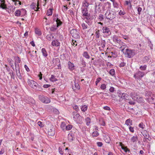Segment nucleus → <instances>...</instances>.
<instances>
[{
	"label": "nucleus",
	"instance_id": "1",
	"mask_svg": "<svg viewBox=\"0 0 155 155\" xmlns=\"http://www.w3.org/2000/svg\"><path fill=\"white\" fill-rule=\"evenodd\" d=\"M27 82L29 85L34 89L38 91L42 89L40 86L34 80L28 79Z\"/></svg>",
	"mask_w": 155,
	"mask_h": 155
},
{
	"label": "nucleus",
	"instance_id": "2",
	"mask_svg": "<svg viewBox=\"0 0 155 155\" xmlns=\"http://www.w3.org/2000/svg\"><path fill=\"white\" fill-rule=\"evenodd\" d=\"M115 13L112 10H108L105 14L106 18L110 20H112L115 17Z\"/></svg>",
	"mask_w": 155,
	"mask_h": 155
},
{
	"label": "nucleus",
	"instance_id": "3",
	"mask_svg": "<svg viewBox=\"0 0 155 155\" xmlns=\"http://www.w3.org/2000/svg\"><path fill=\"white\" fill-rule=\"evenodd\" d=\"M124 54L126 57L130 58L133 57L135 54V50L126 48Z\"/></svg>",
	"mask_w": 155,
	"mask_h": 155
},
{
	"label": "nucleus",
	"instance_id": "4",
	"mask_svg": "<svg viewBox=\"0 0 155 155\" xmlns=\"http://www.w3.org/2000/svg\"><path fill=\"white\" fill-rule=\"evenodd\" d=\"M81 12L82 13V16L85 17L87 20H89L91 19L90 14L88 12V10L87 8H85L84 7L81 8Z\"/></svg>",
	"mask_w": 155,
	"mask_h": 155
},
{
	"label": "nucleus",
	"instance_id": "5",
	"mask_svg": "<svg viewBox=\"0 0 155 155\" xmlns=\"http://www.w3.org/2000/svg\"><path fill=\"white\" fill-rule=\"evenodd\" d=\"M48 134L49 135L53 136L55 134V129L53 125L49 124L48 127Z\"/></svg>",
	"mask_w": 155,
	"mask_h": 155
},
{
	"label": "nucleus",
	"instance_id": "6",
	"mask_svg": "<svg viewBox=\"0 0 155 155\" xmlns=\"http://www.w3.org/2000/svg\"><path fill=\"white\" fill-rule=\"evenodd\" d=\"M73 117L74 120L77 123H81V121L80 120V116L76 112H73Z\"/></svg>",
	"mask_w": 155,
	"mask_h": 155
},
{
	"label": "nucleus",
	"instance_id": "7",
	"mask_svg": "<svg viewBox=\"0 0 155 155\" xmlns=\"http://www.w3.org/2000/svg\"><path fill=\"white\" fill-rule=\"evenodd\" d=\"M72 36L75 38H78L80 37L79 32L78 29H72L70 31Z\"/></svg>",
	"mask_w": 155,
	"mask_h": 155
},
{
	"label": "nucleus",
	"instance_id": "8",
	"mask_svg": "<svg viewBox=\"0 0 155 155\" xmlns=\"http://www.w3.org/2000/svg\"><path fill=\"white\" fill-rule=\"evenodd\" d=\"M144 75V73L140 71L137 72L134 75V77L137 79H140Z\"/></svg>",
	"mask_w": 155,
	"mask_h": 155
},
{
	"label": "nucleus",
	"instance_id": "9",
	"mask_svg": "<svg viewBox=\"0 0 155 155\" xmlns=\"http://www.w3.org/2000/svg\"><path fill=\"white\" fill-rule=\"evenodd\" d=\"M119 44L120 46V47L119 48L120 49V50H121L122 52L124 53V50L127 47V45L125 43H123L122 41L120 42Z\"/></svg>",
	"mask_w": 155,
	"mask_h": 155
},
{
	"label": "nucleus",
	"instance_id": "10",
	"mask_svg": "<svg viewBox=\"0 0 155 155\" xmlns=\"http://www.w3.org/2000/svg\"><path fill=\"white\" fill-rule=\"evenodd\" d=\"M39 100L43 103L46 104L49 103L51 101L49 97H39Z\"/></svg>",
	"mask_w": 155,
	"mask_h": 155
},
{
	"label": "nucleus",
	"instance_id": "11",
	"mask_svg": "<svg viewBox=\"0 0 155 155\" xmlns=\"http://www.w3.org/2000/svg\"><path fill=\"white\" fill-rule=\"evenodd\" d=\"M74 84H72V89L74 90H78L80 88V86L78 83L74 82Z\"/></svg>",
	"mask_w": 155,
	"mask_h": 155
},
{
	"label": "nucleus",
	"instance_id": "12",
	"mask_svg": "<svg viewBox=\"0 0 155 155\" xmlns=\"http://www.w3.org/2000/svg\"><path fill=\"white\" fill-rule=\"evenodd\" d=\"M68 68L71 71H72L74 69V64L69 61L68 63Z\"/></svg>",
	"mask_w": 155,
	"mask_h": 155
},
{
	"label": "nucleus",
	"instance_id": "13",
	"mask_svg": "<svg viewBox=\"0 0 155 155\" xmlns=\"http://www.w3.org/2000/svg\"><path fill=\"white\" fill-rule=\"evenodd\" d=\"M89 5L90 4L88 2V1L86 0H85L83 2L82 6L81 8L84 7L85 8H87L88 9Z\"/></svg>",
	"mask_w": 155,
	"mask_h": 155
},
{
	"label": "nucleus",
	"instance_id": "14",
	"mask_svg": "<svg viewBox=\"0 0 155 155\" xmlns=\"http://www.w3.org/2000/svg\"><path fill=\"white\" fill-rule=\"evenodd\" d=\"M134 101L136 99V101L138 103H143L144 101L143 99V97H131Z\"/></svg>",
	"mask_w": 155,
	"mask_h": 155
},
{
	"label": "nucleus",
	"instance_id": "15",
	"mask_svg": "<svg viewBox=\"0 0 155 155\" xmlns=\"http://www.w3.org/2000/svg\"><path fill=\"white\" fill-rule=\"evenodd\" d=\"M103 32L104 33H107L109 35V33L110 32L111 34V32H110V30L108 28L106 27H103L102 28Z\"/></svg>",
	"mask_w": 155,
	"mask_h": 155
},
{
	"label": "nucleus",
	"instance_id": "16",
	"mask_svg": "<svg viewBox=\"0 0 155 155\" xmlns=\"http://www.w3.org/2000/svg\"><path fill=\"white\" fill-rule=\"evenodd\" d=\"M5 0H2L0 5V8L3 9H6L7 8L6 5L5 4Z\"/></svg>",
	"mask_w": 155,
	"mask_h": 155
},
{
	"label": "nucleus",
	"instance_id": "17",
	"mask_svg": "<svg viewBox=\"0 0 155 155\" xmlns=\"http://www.w3.org/2000/svg\"><path fill=\"white\" fill-rule=\"evenodd\" d=\"M112 39L115 42H117L119 44L120 43V42L122 41L120 40V39L118 38L117 37L116 35L114 36L113 37Z\"/></svg>",
	"mask_w": 155,
	"mask_h": 155
},
{
	"label": "nucleus",
	"instance_id": "18",
	"mask_svg": "<svg viewBox=\"0 0 155 155\" xmlns=\"http://www.w3.org/2000/svg\"><path fill=\"white\" fill-rule=\"evenodd\" d=\"M51 45L53 46H58L60 45V43L57 40H54L51 42Z\"/></svg>",
	"mask_w": 155,
	"mask_h": 155
},
{
	"label": "nucleus",
	"instance_id": "19",
	"mask_svg": "<svg viewBox=\"0 0 155 155\" xmlns=\"http://www.w3.org/2000/svg\"><path fill=\"white\" fill-rule=\"evenodd\" d=\"M54 34H51L48 35L46 37V38L49 41H51L54 39Z\"/></svg>",
	"mask_w": 155,
	"mask_h": 155
},
{
	"label": "nucleus",
	"instance_id": "20",
	"mask_svg": "<svg viewBox=\"0 0 155 155\" xmlns=\"http://www.w3.org/2000/svg\"><path fill=\"white\" fill-rule=\"evenodd\" d=\"M103 139L106 143H110V137L108 136L105 135L104 136Z\"/></svg>",
	"mask_w": 155,
	"mask_h": 155
},
{
	"label": "nucleus",
	"instance_id": "21",
	"mask_svg": "<svg viewBox=\"0 0 155 155\" xmlns=\"http://www.w3.org/2000/svg\"><path fill=\"white\" fill-rule=\"evenodd\" d=\"M53 61L54 62H56V63H55L56 64H58V69H60L61 68V66H60V64L59 63L60 62V60L58 58H55V59H54L53 60Z\"/></svg>",
	"mask_w": 155,
	"mask_h": 155
},
{
	"label": "nucleus",
	"instance_id": "22",
	"mask_svg": "<svg viewBox=\"0 0 155 155\" xmlns=\"http://www.w3.org/2000/svg\"><path fill=\"white\" fill-rule=\"evenodd\" d=\"M20 11L21 16L25 15L26 14V11L25 9H21Z\"/></svg>",
	"mask_w": 155,
	"mask_h": 155
},
{
	"label": "nucleus",
	"instance_id": "23",
	"mask_svg": "<svg viewBox=\"0 0 155 155\" xmlns=\"http://www.w3.org/2000/svg\"><path fill=\"white\" fill-rule=\"evenodd\" d=\"M43 55L45 57H46L48 55V53L45 48H42L41 51Z\"/></svg>",
	"mask_w": 155,
	"mask_h": 155
},
{
	"label": "nucleus",
	"instance_id": "24",
	"mask_svg": "<svg viewBox=\"0 0 155 155\" xmlns=\"http://www.w3.org/2000/svg\"><path fill=\"white\" fill-rule=\"evenodd\" d=\"M145 96L148 97H153L154 96L153 94L149 91H146Z\"/></svg>",
	"mask_w": 155,
	"mask_h": 155
},
{
	"label": "nucleus",
	"instance_id": "25",
	"mask_svg": "<svg viewBox=\"0 0 155 155\" xmlns=\"http://www.w3.org/2000/svg\"><path fill=\"white\" fill-rule=\"evenodd\" d=\"M122 145L123 144L122 143H120V145L121 147V148L123 150L126 152H127L128 151H129V150L127 148V147L123 146Z\"/></svg>",
	"mask_w": 155,
	"mask_h": 155
},
{
	"label": "nucleus",
	"instance_id": "26",
	"mask_svg": "<svg viewBox=\"0 0 155 155\" xmlns=\"http://www.w3.org/2000/svg\"><path fill=\"white\" fill-rule=\"evenodd\" d=\"M52 10V8H50L47 10V14L48 15V16H50L52 15L53 13Z\"/></svg>",
	"mask_w": 155,
	"mask_h": 155
},
{
	"label": "nucleus",
	"instance_id": "27",
	"mask_svg": "<svg viewBox=\"0 0 155 155\" xmlns=\"http://www.w3.org/2000/svg\"><path fill=\"white\" fill-rule=\"evenodd\" d=\"M138 140V138L137 136H134L131 139V141L134 143V142H137V141Z\"/></svg>",
	"mask_w": 155,
	"mask_h": 155
},
{
	"label": "nucleus",
	"instance_id": "28",
	"mask_svg": "<svg viewBox=\"0 0 155 155\" xmlns=\"http://www.w3.org/2000/svg\"><path fill=\"white\" fill-rule=\"evenodd\" d=\"M83 55L84 57L87 59H89L90 58V56L86 51L84 52Z\"/></svg>",
	"mask_w": 155,
	"mask_h": 155
},
{
	"label": "nucleus",
	"instance_id": "29",
	"mask_svg": "<svg viewBox=\"0 0 155 155\" xmlns=\"http://www.w3.org/2000/svg\"><path fill=\"white\" fill-rule=\"evenodd\" d=\"M87 106L86 105L82 106L81 107V110L82 111L84 112L87 110Z\"/></svg>",
	"mask_w": 155,
	"mask_h": 155
},
{
	"label": "nucleus",
	"instance_id": "30",
	"mask_svg": "<svg viewBox=\"0 0 155 155\" xmlns=\"http://www.w3.org/2000/svg\"><path fill=\"white\" fill-rule=\"evenodd\" d=\"M9 74L10 75L12 79L13 80L15 79V74L12 71H11L9 73Z\"/></svg>",
	"mask_w": 155,
	"mask_h": 155
},
{
	"label": "nucleus",
	"instance_id": "31",
	"mask_svg": "<svg viewBox=\"0 0 155 155\" xmlns=\"http://www.w3.org/2000/svg\"><path fill=\"white\" fill-rule=\"evenodd\" d=\"M85 121L86 122V125L87 126H89L91 123V119L89 117H87L85 119Z\"/></svg>",
	"mask_w": 155,
	"mask_h": 155
},
{
	"label": "nucleus",
	"instance_id": "32",
	"mask_svg": "<svg viewBox=\"0 0 155 155\" xmlns=\"http://www.w3.org/2000/svg\"><path fill=\"white\" fill-rule=\"evenodd\" d=\"M125 124L128 126H130L132 125V121L129 119L127 120L125 122Z\"/></svg>",
	"mask_w": 155,
	"mask_h": 155
},
{
	"label": "nucleus",
	"instance_id": "33",
	"mask_svg": "<svg viewBox=\"0 0 155 155\" xmlns=\"http://www.w3.org/2000/svg\"><path fill=\"white\" fill-rule=\"evenodd\" d=\"M50 80L51 81L54 82L57 81V79L55 78L54 75H51V77L50 78Z\"/></svg>",
	"mask_w": 155,
	"mask_h": 155
},
{
	"label": "nucleus",
	"instance_id": "34",
	"mask_svg": "<svg viewBox=\"0 0 155 155\" xmlns=\"http://www.w3.org/2000/svg\"><path fill=\"white\" fill-rule=\"evenodd\" d=\"M68 137V140L70 141H72L73 140V137L72 134H69Z\"/></svg>",
	"mask_w": 155,
	"mask_h": 155
},
{
	"label": "nucleus",
	"instance_id": "35",
	"mask_svg": "<svg viewBox=\"0 0 155 155\" xmlns=\"http://www.w3.org/2000/svg\"><path fill=\"white\" fill-rule=\"evenodd\" d=\"M56 24L57 27H58L62 25V22L60 19H58V20L56 21Z\"/></svg>",
	"mask_w": 155,
	"mask_h": 155
},
{
	"label": "nucleus",
	"instance_id": "36",
	"mask_svg": "<svg viewBox=\"0 0 155 155\" xmlns=\"http://www.w3.org/2000/svg\"><path fill=\"white\" fill-rule=\"evenodd\" d=\"M14 14L15 15L17 16H21L20 10H16Z\"/></svg>",
	"mask_w": 155,
	"mask_h": 155
},
{
	"label": "nucleus",
	"instance_id": "37",
	"mask_svg": "<svg viewBox=\"0 0 155 155\" xmlns=\"http://www.w3.org/2000/svg\"><path fill=\"white\" fill-rule=\"evenodd\" d=\"M105 45H106L105 41L104 40H101V47L102 48H104L105 47Z\"/></svg>",
	"mask_w": 155,
	"mask_h": 155
},
{
	"label": "nucleus",
	"instance_id": "38",
	"mask_svg": "<svg viewBox=\"0 0 155 155\" xmlns=\"http://www.w3.org/2000/svg\"><path fill=\"white\" fill-rule=\"evenodd\" d=\"M98 135V133L97 131H95L93 132L92 136L93 137H96Z\"/></svg>",
	"mask_w": 155,
	"mask_h": 155
},
{
	"label": "nucleus",
	"instance_id": "39",
	"mask_svg": "<svg viewBox=\"0 0 155 155\" xmlns=\"http://www.w3.org/2000/svg\"><path fill=\"white\" fill-rule=\"evenodd\" d=\"M35 33L38 35H40L41 34V31L37 29H35Z\"/></svg>",
	"mask_w": 155,
	"mask_h": 155
},
{
	"label": "nucleus",
	"instance_id": "40",
	"mask_svg": "<svg viewBox=\"0 0 155 155\" xmlns=\"http://www.w3.org/2000/svg\"><path fill=\"white\" fill-rule=\"evenodd\" d=\"M16 73V75L18 77V78L20 79L21 80L22 79V77L21 74L20 73V72H17Z\"/></svg>",
	"mask_w": 155,
	"mask_h": 155
},
{
	"label": "nucleus",
	"instance_id": "41",
	"mask_svg": "<svg viewBox=\"0 0 155 155\" xmlns=\"http://www.w3.org/2000/svg\"><path fill=\"white\" fill-rule=\"evenodd\" d=\"M109 74L112 76H113L115 74V71L114 69H112L110 70L109 72Z\"/></svg>",
	"mask_w": 155,
	"mask_h": 155
},
{
	"label": "nucleus",
	"instance_id": "42",
	"mask_svg": "<svg viewBox=\"0 0 155 155\" xmlns=\"http://www.w3.org/2000/svg\"><path fill=\"white\" fill-rule=\"evenodd\" d=\"M145 138L148 139L150 141L151 139V138L150 137L149 135L147 133V134H145V135H143Z\"/></svg>",
	"mask_w": 155,
	"mask_h": 155
},
{
	"label": "nucleus",
	"instance_id": "43",
	"mask_svg": "<svg viewBox=\"0 0 155 155\" xmlns=\"http://www.w3.org/2000/svg\"><path fill=\"white\" fill-rule=\"evenodd\" d=\"M82 27L83 30L87 29V25L84 23H83L81 25Z\"/></svg>",
	"mask_w": 155,
	"mask_h": 155
},
{
	"label": "nucleus",
	"instance_id": "44",
	"mask_svg": "<svg viewBox=\"0 0 155 155\" xmlns=\"http://www.w3.org/2000/svg\"><path fill=\"white\" fill-rule=\"evenodd\" d=\"M146 65H145L143 66H141L140 67V69L141 70L144 71L146 70Z\"/></svg>",
	"mask_w": 155,
	"mask_h": 155
},
{
	"label": "nucleus",
	"instance_id": "45",
	"mask_svg": "<svg viewBox=\"0 0 155 155\" xmlns=\"http://www.w3.org/2000/svg\"><path fill=\"white\" fill-rule=\"evenodd\" d=\"M15 58V62H17V63H20L21 62V60L17 56Z\"/></svg>",
	"mask_w": 155,
	"mask_h": 155
},
{
	"label": "nucleus",
	"instance_id": "46",
	"mask_svg": "<svg viewBox=\"0 0 155 155\" xmlns=\"http://www.w3.org/2000/svg\"><path fill=\"white\" fill-rule=\"evenodd\" d=\"M57 28L58 27H57V26H53L50 28V30L51 31H54L56 30L57 29Z\"/></svg>",
	"mask_w": 155,
	"mask_h": 155
},
{
	"label": "nucleus",
	"instance_id": "47",
	"mask_svg": "<svg viewBox=\"0 0 155 155\" xmlns=\"http://www.w3.org/2000/svg\"><path fill=\"white\" fill-rule=\"evenodd\" d=\"M100 31L99 30H97L95 32L96 35V38H99L100 37Z\"/></svg>",
	"mask_w": 155,
	"mask_h": 155
},
{
	"label": "nucleus",
	"instance_id": "48",
	"mask_svg": "<svg viewBox=\"0 0 155 155\" xmlns=\"http://www.w3.org/2000/svg\"><path fill=\"white\" fill-rule=\"evenodd\" d=\"M146 100L150 103H151V101H153V97H148Z\"/></svg>",
	"mask_w": 155,
	"mask_h": 155
},
{
	"label": "nucleus",
	"instance_id": "49",
	"mask_svg": "<svg viewBox=\"0 0 155 155\" xmlns=\"http://www.w3.org/2000/svg\"><path fill=\"white\" fill-rule=\"evenodd\" d=\"M106 87V85L104 84H101L100 87L103 90L105 89Z\"/></svg>",
	"mask_w": 155,
	"mask_h": 155
},
{
	"label": "nucleus",
	"instance_id": "50",
	"mask_svg": "<svg viewBox=\"0 0 155 155\" xmlns=\"http://www.w3.org/2000/svg\"><path fill=\"white\" fill-rule=\"evenodd\" d=\"M101 80V77H99L97 79L96 81H95V84L96 86L97 85L98 83L100 82Z\"/></svg>",
	"mask_w": 155,
	"mask_h": 155
},
{
	"label": "nucleus",
	"instance_id": "51",
	"mask_svg": "<svg viewBox=\"0 0 155 155\" xmlns=\"http://www.w3.org/2000/svg\"><path fill=\"white\" fill-rule=\"evenodd\" d=\"M7 61L10 65L11 64H13V61L12 60V59L11 58H8L7 59Z\"/></svg>",
	"mask_w": 155,
	"mask_h": 155
},
{
	"label": "nucleus",
	"instance_id": "52",
	"mask_svg": "<svg viewBox=\"0 0 155 155\" xmlns=\"http://www.w3.org/2000/svg\"><path fill=\"white\" fill-rule=\"evenodd\" d=\"M72 128V125H68L66 127V129L67 130H69Z\"/></svg>",
	"mask_w": 155,
	"mask_h": 155
},
{
	"label": "nucleus",
	"instance_id": "53",
	"mask_svg": "<svg viewBox=\"0 0 155 155\" xmlns=\"http://www.w3.org/2000/svg\"><path fill=\"white\" fill-rule=\"evenodd\" d=\"M38 125L41 127H43L44 126V124L41 121H39L38 122Z\"/></svg>",
	"mask_w": 155,
	"mask_h": 155
},
{
	"label": "nucleus",
	"instance_id": "54",
	"mask_svg": "<svg viewBox=\"0 0 155 155\" xmlns=\"http://www.w3.org/2000/svg\"><path fill=\"white\" fill-rule=\"evenodd\" d=\"M149 59V58L147 56H145L144 57L143 59V61L144 62H145L146 61H148Z\"/></svg>",
	"mask_w": 155,
	"mask_h": 155
},
{
	"label": "nucleus",
	"instance_id": "55",
	"mask_svg": "<svg viewBox=\"0 0 155 155\" xmlns=\"http://www.w3.org/2000/svg\"><path fill=\"white\" fill-rule=\"evenodd\" d=\"M104 19V15L101 14H100L99 15V19L100 21H101L103 20Z\"/></svg>",
	"mask_w": 155,
	"mask_h": 155
},
{
	"label": "nucleus",
	"instance_id": "56",
	"mask_svg": "<svg viewBox=\"0 0 155 155\" xmlns=\"http://www.w3.org/2000/svg\"><path fill=\"white\" fill-rule=\"evenodd\" d=\"M125 14V12L123 10H120V11L119 12V14L120 15H124Z\"/></svg>",
	"mask_w": 155,
	"mask_h": 155
},
{
	"label": "nucleus",
	"instance_id": "57",
	"mask_svg": "<svg viewBox=\"0 0 155 155\" xmlns=\"http://www.w3.org/2000/svg\"><path fill=\"white\" fill-rule=\"evenodd\" d=\"M37 7L36 8V9H35V11H38V10L39 9V1H38L37 4Z\"/></svg>",
	"mask_w": 155,
	"mask_h": 155
},
{
	"label": "nucleus",
	"instance_id": "58",
	"mask_svg": "<svg viewBox=\"0 0 155 155\" xmlns=\"http://www.w3.org/2000/svg\"><path fill=\"white\" fill-rule=\"evenodd\" d=\"M113 3V5L114 8H117L118 6V4L117 2H115V1H114V2H112Z\"/></svg>",
	"mask_w": 155,
	"mask_h": 155
},
{
	"label": "nucleus",
	"instance_id": "59",
	"mask_svg": "<svg viewBox=\"0 0 155 155\" xmlns=\"http://www.w3.org/2000/svg\"><path fill=\"white\" fill-rule=\"evenodd\" d=\"M31 8L33 9H35V8H36V4L35 3H32L31 5Z\"/></svg>",
	"mask_w": 155,
	"mask_h": 155
},
{
	"label": "nucleus",
	"instance_id": "60",
	"mask_svg": "<svg viewBox=\"0 0 155 155\" xmlns=\"http://www.w3.org/2000/svg\"><path fill=\"white\" fill-rule=\"evenodd\" d=\"M4 68H5L6 70L7 71H10V68L6 64L5 65V66L4 67Z\"/></svg>",
	"mask_w": 155,
	"mask_h": 155
},
{
	"label": "nucleus",
	"instance_id": "61",
	"mask_svg": "<svg viewBox=\"0 0 155 155\" xmlns=\"http://www.w3.org/2000/svg\"><path fill=\"white\" fill-rule=\"evenodd\" d=\"M61 127V128L64 129L65 127H66L65 123L63 122H62Z\"/></svg>",
	"mask_w": 155,
	"mask_h": 155
},
{
	"label": "nucleus",
	"instance_id": "62",
	"mask_svg": "<svg viewBox=\"0 0 155 155\" xmlns=\"http://www.w3.org/2000/svg\"><path fill=\"white\" fill-rule=\"evenodd\" d=\"M100 123L101 125L103 126H104L105 125V122L103 120H100Z\"/></svg>",
	"mask_w": 155,
	"mask_h": 155
},
{
	"label": "nucleus",
	"instance_id": "63",
	"mask_svg": "<svg viewBox=\"0 0 155 155\" xmlns=\"http://www.w3.org/2000/svg\"><path fill=\"white\" fill-rule=\"evenodd\" d=\"M53 112L55 114H59V112L58 110L56 109H54L53 110Z\"/></svg>",
	"mask_w": 155,
	"mask_h": 155
},
{
	"label": "nucleus",
	"instance_id": "64",
	"mask_svg": "<svg viewBox=\"0 0 155 155\" xmlns=\"http://www.w3.org/2000/svg\"><path fill=\"white\" fill-rule=\"evenodd\" d=\"M139 126L142 129H143L144 125H143V123H141L139 124Z\"/></svg>",
	"mask_w": 155,
	"mask_h": 155
}]
</instances>
